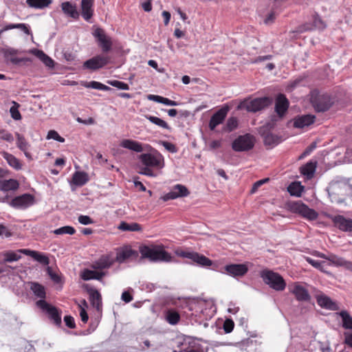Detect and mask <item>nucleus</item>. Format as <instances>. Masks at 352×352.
<instances>
[{"mask_svg": "<svg viewBox=\"0 0 352 352\" xmlns=\"http://www.w3.org/2000/svg\"><path fill=\"white\" fill-rule=\"evenodd\" d=\"M176 254L182 258H189L201 267H210L212 264V261L210 259L198 252L177 250Z\"/></svg>", "mask_w": 352, "mask_h": 352, "instance_id": "nucleus-7", "label": "nucleus"}, {"mask_svg": "<svg viewBox=\"0 0 352 352\" xmlns=\"http://www.w3.org/2000/svg\"><path fill=\"white\" fill-rule=\"evenodd\" d=\"M47 272L51 279L55 283H60L61 282V277L58 274L54 272L51 267H48L47 269Z\"/></svg>", "mask_w": 352, "mask_h": 352, "instance_id": "nucleus-59", "label": "nucleus"}, {"mask_svg": "<svg viewBox=\"0 0 352 352\" xmlns=\"http://www.w3.org/2000/svg\"><path fill=\"white\" fill-rule=\"evenodd\" d=\"M89 300L91 305L97 310L102 309V302L100 293L96 289H90L89 291Z\"/></svg>", "mask_w": 352, "mask_h": 352, "instance_id": "nucleus-29", "label": "nucleus"}, {"mask_svg": "<svg viewBox=\"0 0 352 352\" xmlns=\"http://www.w3.org/2000/svg\"><path fill=\"white\" fill-rule=\"evenodd\" d=\"M291 292L295 296L296 299L300 302H309L311 296L308 290L298 283H295Z\"/></svg>", "mask_w": 352, "mask_h": 352, "instance_id": "nucleus-17", "label": "nucleus"}, {"mask_svg": "<svg viewBox=\"0 0 352 352\" xmlns=\"http://www.w3.org/2000/svg\"><path fill=\"white\" fill-rule=\"evenodd\" d=\"M145 118L153 124H156L162 129H170V127L169 126L168 123L164 120H162L161 118L150 115L145 116Z\"/></svg>", "mask_w": 352, "mask_h": 352, "instance_id": "nucleus-46", "label": "nucleus"}, {"mask_svg": "<svg viewBox=\"0 0 352 352\" xmlns=\"http://www.w3.org/2000/svg\"><path fill=\"white\" fill-rule=\"evenodd\" d=\"M0 52L3 54V56L6 59H9L10 61L14 65H19L21 63L26 62L30 60L28 58H17L15 55L18 54V50L12 47L2 48Z\"/></svg>", "mask_w": 352, "mask_h": 352, "instance_id": "nucleus-21", "label": "nucleus"}, {"mask_svg": "<svg viewBox=\"0 0 352 352\" xmlns=\"http://www.w3.org/2000/svg\"><path fill=\"white\" fill-rule=\"evenodd\" d=\"M261 277L266 285L276 291L281 292L286 287V282L278 273L264 270L261 272Z\"/></svg>", "mask_w": 352, "mask_h": 352, "instance_id": "nucleus-5", "label": "nucleus"}, {"mask_svg": "<svg viewBox=\"0 0 352 352\" xmlns=\"http://www.w3.org/2000/svg\"><path fill=\"white\" fill-rule=\"evenodd\" d=\"M13 103L14 105L10 109L11 117L15 120H19L21 119V115L18 109L19 104L16 102H13Z\"/></svg>", "mask_w": 352, "mask_h": 352, "instance_id": "nucleus-52", "label": "nucleus"}, {"mask_svg": "<svg viewBox=\"0 0 352 352\" xmlns=\"http://www.w3.org/2000/svg\"><path fill=\"white\" fill-rule=\"evenodd\" d=\"M313 25L320 30H324L326 28V24L318 13L313 15Z\"/></svg>", "mask_w": 352, "mask_h": 352, "instance_id": "nucleus-53", "label": "nucleus"}, {"mask_svg": "<svg viewBox=\"0 0 352 352\" xmlns=\"http://www.w3.org/2000/svg\"><path fill=\"white\" fill-rule=\"evenodd\" d=\"M327 261H330L333 265L337 267H342L345 259L337 255L330 254L328 255Z\"/></svg>", "mask_w": 352, "mask_h": 352, "instance_id": "nucleus-49", "label": "nucleus"}, {"mask_svg": "<svg viewBox=\"0 0 352 352\" xmlns=\"http://www.w3.org/2000/svg\"><path fill=\"white\" fill-rule=\"evenodd\" d=\"M228 110L229 109L227 107H222L212 116L209 122V128L210 130H214V129L219 124L223 122L227 116Z\"/></svg>", "mask_w": 352, "mask_h": 352, "instance_id": "nucleus-16", "label": "nucleus"}, {"mask_svg": "<svg viewBox=\"0 0 352 352\" xmlns=\"http://www.w3.org/2000/svg\"><path fill=\"white\" fill-rule=\"evenodd\" d=\"M16 137L17 147L24 153V155L27 158L32 160V155L30 153L28 152V148L30 147L29 143L26 141L24 136L19 133H16Z\"/></svg>", "mask_w": 352, "mask_h": 352, "instance_id": "nucleus-32", "label": "nucleus"}, {"mask_svg": "<svg viewBox=\"0 0 352 352\" xmlns=\"http://www.w3.org/2000/svg\"><path fill=\"white\" fill-rule=\"evenodd\" d=\"M310 103L316 112L327 111L333 104L331 96L326 92L314 89L310 92Z\"/></svg>", "mask_w": 352, "mask_h": 352, "instance_id": "nucleus-3", "label": "nucleus"}, {"mask_svg": "<svg viewBox=\"0 0 352 352\" xmlns=\"http://www.w3.org/2000/svg\"><path fill=\"white\" fill-rule=\"evenodd\" d=\"M269 102V99L266 97L257 98L247 102L245 108L248 111L256 112L267 107Z\"/></svg>", "mask_w": 352, "mask_h": 352, "instance_id": "nucleus-19", "label": "nucleus"}, {"mask_svg": "<svg viewBox=\"0 0 352 352\" xmlns=\"http://www.w3.org/2000/svg\"><path fill=\"white\" fill-rule=\"evenodd\" d=\"M109 61V56L98 55L86 60L83 64V67L88 69L96 70L107 65Z\"/></svg>", "mask_w": 352, "mask_h": 352, "instance_id": "nucleus-13", "label": "nucleus"}, {"mask_svg": "<svg viewBox=\"0 0 352 352\" xmlns=\"http://www.w3.org/2000/svg\"><path fill=\"white\" fill-rule=\"evenodd\" d=\"M190 194L188 188L182 184L175 185L170 192L166 193L161 197L164 201H167L171 199H175L179 197H184L188 196Z\"/></svg>", "mask_w": 352, "mask_h": 352, "instance_id": "nucleus-12", "label": "nucleus"}, {"mask_svg": "<svg viewBox=\"0 0 352 352\" xmlns=\"http://www.w3.org/2000/svg\"><path fill=\"white\" fill-rule=\"evenodd\" d=\"M118 229L122 231L128 232H140L142 230L141 225L138 223H128L125 221H122L120 223Z\"/></svg>", "mask_w": 352, "mask_h": 352, "instance_id": "nucleus-41", "label": "nucleus"}, {"mask_svg": "<svg viewBox=\"0 0 352 352\" xmlns=\"http://www.w3.org/2000/svg\"><path fill=\"white\" fill-rule=\"evenodd\" d=\"M60 6L65 14L76 20L79 19L80 14L78 12L75 4H73L69 1H65L61 3Z\"/></svg>", "mask_w": 352, "mask_h": 352, "instance_id": "nucleus-27", "label": "nucleus"}, {"mask_svg": "<svg viewBox=\"0 0 352 352\" xmlns=\"http://www.w3.org/2000/svg\"><path fill=\"white\" fill-rule=\"evenodd\" d=\"M165 319L170 324L175 325L180 320V315L176 310L168 309L165 312Z\"/></svg>", "mask_w": 352, "mask_h": 352, "instance_id": "nucleus-36", "label": "nucleus"}, {"mask_svg": "<svg viewBox=\"0 0 352 352\" xmlns=\"http://www.w3.org/2000/svg\"><path fill=\"white\" fill-rule=\"evenodd\" d=\"M95 36L98 38L102 52H107L110 51L112 47V41L109 37L105 35L102 29L98 28L96 30Z\"/></svg>", "mask_w": 352, "mask_h": 352, "instance_id": "nucleus-23", "label": "nucleus"}, {"mask_svg": "<svg viewBox=\"0 0 352 352\" xmlns=\"http://www.w3.org/2000/svg\"><path fill=\"white\" fill-rule=\"evenodd\" d=\"M12 29H19L23 31L25 34L30 35L31 34V30L28 25L25 23H9L4 25L0 30V38L3 37V34L8 30Z\"/></svg>", "mask_w": 352, "mask_h": 352, "instance_id": "nucleus-30", "label": "nucleus"}, {"mask_svg": "<svg viewBox=\"0 0 352 352\" xmlns=\"http://www.w3.org/2000/svg\"><path fill=\"white\" fill-rule=\"evenodd\" d=\"M316 168V162H309L300 168V173L308 179L313 177Z\"/></svg>", "mask_w": 352, "mask_h": 352, "instance_id": "nucleus-39", "label": "nucleus"}, {"mask_svg": "<svg viewBox=\"0 0 352 352\" xmlns=\"http://www.w3.org/2000/svg\"><path fill=\"white\" fill-rule=\"evenodd\" d=\"M327 192L331 202L342 204L352 195V185L348 179L338 177L329 183Z\"/></svg>", "mask_w": 352, "mask_h": 352, "instance_id": "nucleus-1", "label": "nucleus"}, {"mask_svg": "<svg viewBox=\"0 0 352 352\" xmlns=\"http://www.w3.org/2000/svg\"><path fill=\"white\" fill-rule=\"evenodd\" d=\"M333 225L343 232H352V219L342 215H336L331 217Z\"/></svg>", "mask_w": 352, "mask_h": 352, "instance_id": "nucleus-15", "label": "nucleus"}, {"mask_svg": "<svg viewBox=\"0 0 352 352\" xmlns=\"http://www.w3.org/2000/svg\"><path fill=\"white\" fill-rule=\"evenodd\" d=\"M3 158L7 161L8 164L16 170H20L22 168V164L19 159L13 155L4 152L3 153Z\"/></svg>", "mask_w": 352, "mask_h": 352, "instance_id": "nucleus-38", "label": "nucleus"}, {"mask_svg": "<svg viewBox=\"0 0 352 352\" xmlns=\"http://www.w3.org/2000/svg\"><path fill=\"white\" fill-rule=\"evenodd\" d=\"M226 273L233 277L243 276L248 271V267L245 264H230L224 267Z\"/></svg>", "mask_w": 352, "mask_h": 352, "instance_id": "nucleus-18", "label": "nucleus"}, {"mask_svg": "<svg viewBox=\"0 0 352 352\" xmlns=\"http://www.w3.org/2000/svg\"><path fill=\"white\" fill-rule=\"evenodd\" d=\"M30 290L37 297L41 298L40 300H45L46 297L45 288L41 284L36 282H30Z\"/></svg>", "mask_w": 352, "mask_h": 352, "instance_id": "nucleus-34", "label": "nucleus"}, {"mask_svg": "<svg viewBox=\"0 0 352 352\" xmlns=\"http://www.w3.org/2000/svg\"><path fill=\"white\" fill-rule=\"evenodd\" d=\"M317 303L322 308L332 311H337L339 309L336 302H333L329 297L320 294L316 296Z\"/></svg>", "mask_w": 352, "mask_h": 352, "instance_id": "nucleus-26", "label": "nucleus"}, {"mask_svg": "<svg viewBox=\"0 0 352 352\" xmlns=\"http://www.w3.org/2000/svg\"><path fill=\"white\" fill-rule=\"evenodd\" d=\"M141 164L144 166L140 171V174L154 177L155 175L152 168L162 169L164 166L163 155L155 151L153 153H143L139 156Z\"/></svg>", "mask_w": 352, "mask_h": 352, "instance_id": "nucleus-2", "label": "nucleus"}, {"mask_svg": "<svg viewBox=\"0 0 352 352\" xmlns=\"http://www.w3.org/2000/svg\"><path fill=\"white\" fill-rule=\"evenodd\" d=\"M36 304L37 307L48 314L49 318L54 321L56 325L60 326L61 324L60 312L56 307L51 305L45 300H39Z\"/></svg>", "mask_w": 352, "mask_h": 352, "instance_id": "nucleus-10", "label": "nucleus"}, {"mask_svg": "<svg viewBox=\"0 0 352 352\" xmlns=\"http://www.w3.org/2000/svg\"><path fill=\"white\" fill-rule=\"evenodd\" d=\"M136 251L132 250L131 248H125L118 252L116 255V258L115 261H118L119 263H123L126 259L131 258V256L136 254Z\"/></svg>", "mask_w": 352, "mask_h": 352, "instance_id": "nucleus-37", "label": "nucleus"}, {"mask_svg": "<svg viewBox=\"0 0 352 352\" xmlns=\"http://www.w3.org/2000/svg\"><path fill=\"white\" fill-rule=\"evenodd\" d=\"M115 263V259L110 254H103L98 260L95 261L91 267L94 270H98L100 272L103 270L110 268Z\"/></svg>", "mask_w": 352, "mask_h": 352, "instance_id": "nucleus-14", "label": "nucleus"}, {"mask_svg": "<svg viewBox=\"0 0 352 352\" xmlns=\"http://www.w3.org/2000/svg\"><path fill=\"white\" fill-rule=\"evenodd\" d=\"M84 86L87 88H92L95 89H99L102 91H108L110 90L111 88L100 82L97 81H91L89 82H85Z\"/></svg>", "mask_w": 352, "mask_h": 352, "instance_id": "nucleus-47", "label": "nucleus"}, {"mask_svg": "<svg viewBox=\"0 0 352 352\" xmlns=\"http://www.w3.org/2000/svg\"><path fill=\"white\" fill-rule=\"evenodd\" d=\"M18 252H21V254L25 255L31 256L42 265H47L50 263L49 258L44 254L39 252L31 250L29 249H19L18 250Z\"/></svg>", "mask_w": 352, "mask_h": 352, "instance_id": "nucleus-24", "label": "nucleus"}, {"mask_svg": "<svg viewBox=\"0 0 352 352\" xmlns=\"http://www.w3.org/2000/svg\"><path fill=\"white\" fill-rule=\"evenodd\" d=\"M181 352H202L201 345L195 340L188 342V346L184 349Z\"/></svg>", "mask_w": 352, "mask_h": 352, "instance_id": "nucleus-48", "label": "nucleus"}, {"mask_svg": "<svg viewBox=\"0 0 352 352\" xmlns=\"http://www.w3.org/2000/svg\"><path fill=\"white\" fill-rule=\"evenodd\" d=\"M162 145L167 151H168L170 153H176L177 151L176 146L175 144H173V143L164 141V142H162Z\"/></svg>", "mask_w": 352, "mask_h": 352, "instance_id": "nucleus-63", "label": "nucleus"}, {"mask_svg": "<svg viewBox=\"0 0 352 352\" xmlns=\"http://www.w3.org/2000/svg\"><path fill=\"white\" fill-rule=\"evenodd\" d=\"M55 234H68L72 235L75 234L76 230L72 226H65L60 228L56 229L53 231Z\"/></svg>", "mask_w": 352, "mask_h": 352, "instance_id": "nucleus-50", "label": "nucleus"}, {"mask_svg": "<svg viewBox=\"0 0 352 352\" xmlns=\"http://www.w3.org/2000/svg\"><path fill=\"white\" fill-rule=\"evenodd\" d=\"M316 120L314 115L307 114L297 116L294 119V126L298 129H302L312 124Z\"/></svg>", "mask_w": 352, "mask_h": 352, "instance_id": "nucleus-25", "label": "nucleus"}, {"mask_svg": "<svg viewBox=\"0 0 352 352\" xmlns=\"http://www.w3.org/2000/svg\"><path fill=\"white\" fill-rule=\"evenodd\" d=\"M64 322L65 325L70 329L76 328V323L74 318L71 316H65L64 317Z\"/></svg>", "mask_w": 352, "mask_h": 352, "instance_id": "nucleus-60", "label": "nucleus"}, {"mask_svg": "<svg viewBox=\"0 0 352 352\" xmlns=\"http://www.w3.org/2000/svg\"><path fill=\"white\" fill-rule=\"evenodd\" d=\"M109 84L112 85L113 87H115L119 89L122 90H129V86L128 84L119 80H113L111 82H109Z\"/></svg>", "mask_w": 352, "mask_h": 352, "instance_id": "nucleus-56", "label": "nucleus"}, {"mask_svg": "<svg viewBox=\"0 0 352 352\" xmlns=\"http://www.w3.org/2000/svg\"><path fill=\"white\" fill-rule=\"evenodd\" d=\"M76 121L79 123H82L87 125L94 124L96 122L95 120L91 117L86 120H83L81 118L78 117L76 118Z\"/></svg>", "mask_w": 352, "mask_h": 352, "instance_id": "nucleus-64", "label": "nucleus"}, {"mask_svg": "<svg viewBox=\"0 0 352 352\" xmlns=\"http://www.w3.org/2000/svg\"><path fill=\"white\" fill-rule=\"evenodd\" d=\"M275 124L273 122H267L259 129V134L263 139L264 144L270 148L274 147L281 142V138L271 133L274 128Z\"/></svg>", "mask_w": 352, "mask_h": 352, "instance_id": "nucleus-6", "label": "nucleus"}, {"mask_svg": "<svg viewBox=\"0 0 352 352\" xmlns=\"http://www.w3.org/2000/svg\"><path fill=\"white\" fill-rule=\"evenodd\" d=\"M94 1V0H81L80 14L82 17L86 21H89L93 17Z\"/></svg>", "mask_w": 352, "mask_h": 352, "instance_id": "nucleus-20", "label": "nucleus"}, {"mask_svg": "<svg viewBox=\"0 0 352 352\" xmlns=\"http://www.w3.org/2000/svg\"><path fill=\"white\" fill-rule=\"evenodd\" d=\"M255 143V139L253 135L247 133L243 135H239L235 139L232 144V148L234 151L241 152L251 150Z\"/></svg>", "mask_w": 352, "mask_h": 352, "instance_id": "nucleus-8", "label": "nucleus"}, {"mask_svg": "<svg viewBox=\"0 0 352 352\" xmlns=\"http://www.w3.org/2000/svg\"><path fill=\"white\" fill-rule=\"evenodd\" d=\"M32 54L41 60L47 67H53L54 66V61L43 51L35 49L32 50Z\"/></svg>", "mask_w": 352, "mask_h": 352, "instance_id": "nucleus-35", "label": "nucleus"}, {"mask_svg": "<svg viewBox=\"0 0 352 352\" xmlns=\"http://www.w3.org/2000/svg\"><path fill=\"white\" fill-rule=\"evenodd\" d=\"M289 209L292 212L297 213L309 220H315L318 216L317 212L309 208L307 205L301 201L292 202L289 204Z\"/></svg>", "mask_w": 352, "mask_h": 352, "instance_id": "nucleus-9", "label": "nucleus"}, {"mask_svg": "<svg viewBox=\"0 0 352 352\" xmlns=\"http://www.w3.org/2000/svg\"><path fill=\"white\" fill-rule=\"evenodd\" d=\"M34 203V197L32 195L25 193L15 197L10 202V205L17 209H25Z\"/></svg>", "mask_w": 352, "mask_h": 352, "instance_id": "nucleus-11", "label": "nucleus"}, {"mask_svg": "<svg viewBox=\"0 0 352 352\" xmlns=\"http://www.w3.org/2000/svg\"><path fill=\"white\" fill-rule=\"evenodd\" d=\"M139 250L142 258H148L153 262H170L172 260L170 254L165 251L161 245L152 248L142 245L140 247Z\"/></svg>", "mask_w": 352, "mask_h": 352, "instance_id": "nucleus-4", "label": "nucleus"}, {"mask_svg": "<svg viewBox=\"0 0 352 352\" xmlns=\"http://www.w3.org/2000/svg\"><path fill=\"white\" fill-rule=\"evenodd\" d=\"M0 139L12 142L14 140L12 135L6 129H0Z\"/></svg>", "mask_w": 352, "mask_h": 352, "instance_id": "nucleus-55", "label": "nucleus"}, {"mask_svg": "<svg viewBox=\"0 0 352 352\" xmlns=\"http://www.w3.org/2000/svg\"><path fill=\"white\" fill-rule=\"evenodd\" d=\"M19 184L16 179H0V190L5 192L16 190L19 188Z\"/></svg>", "mask_w": 352, "mask_h": 352, "instance_id": "nucleus-33", "label": "nucleus"}, {"mask_svg": "<svg viewBox=\"0 0 352 352\" xmlns=\"http://www.w3.org/2000/svg\"><path fill=\"white\" fill-rule=\"evenodd\" d=\"M238 126V120L235 117L230 118L226 122L225 130L228 132H231L236 129Z\"/></svg>", "mask_w": 352, "mask_h": 352, "instance_id": "nucleus-51", "label": "nucleus"}, {"mask_svg": "<svg viewBox=\"0 0 352 352\" xmlns=\"http://www.w3.org/2000/svg\"><path fill=\"white\" fill-rule=\"evenodd\" d=\"M27 4L29 7L36 9H43L48 7L52 3V0H27Z\"/></svg>", "mask_w": 352, "mask_h": 352, "instance_id": "nucleus-43", "label": "nucleus"}, {"mask_svg": "<svg viewBox=\"0 0 352 352\" xmlns=\"http://www.w3.org/2000/svg\"><path fill=\"white\" fill-rule=\"evenodd\" d=\"M289 107V101L284 94L278 95L275 102V111L280 118L284 116Z\"/></svg>", "mask_w": 352, "mask_h": 352, "instance_id": "nucleus-22", "label": "nucleus"}, {"mask_svg": "<svg viewBox=\"0 0 352 352\" xmlns=\"http://www.w3.org/2000/svg\"><path fill=\"white\" fill-rule=\"evenodd\" d=\"M88 182L87 173L80 171H76L72 176V183L76 186H82Z\"/></svg>", "mask_w": 352, "mask_h": 352, "instance_id": "nucleus-40", "label": "nucleus"}, {"mask_svg": "<svg viewBox=\"0 0 352 352\" xmlns=\"http://www.w3.org/2000/svg\"><path fill=\"white\" fill-rule=\"evenodd\" d=\"M234 323L232 319H226L223 323V330L226 333H231L234 329Z\"/></svg>", "mask_w": 352, "mask_h": 352, "instance_id": "nucleus-58", "label": "nucleus"}, {"mask_svg": "<svg viewBox=\"0 0 352 352\" xmlns=\"http://www.w3.org/2000/svg\"><path fill=\"white\" fill-rule=\"evenodd\" d=\"M78 308H79V311H80V316L81 320L84 323H87L88 321V319H89V316H88L86 309H85V307H82V305H78Z\"/></svg>", "mask_w": 352, "mask_h": 352, "instance_id": "nucleus-61", "label": "nucleus"}, {"mask_svg": "<svg viewBox=\"0 0 352 352\" xmlns=\"http://www.w3.org/2000/svg\"><path fill=\"white\" fill-rule=\"evenodd\" d=\"M47 139L50 140V139H53V140H55L59 142H65V139L61 137L57 131H54V130H50L48 133H47Z\"/></svg>", "mask_w": 352, "mask_h": 352, "instance_id": "nucleus-54", "label": "nucleus"}, {"mask_svg": "<svg viewBox=\"0 0 352 352\" xmlns=\"http://www.w3.org/2000/svg\"><path fill=\"white\" fill-rule=\"evenodd\" d=\"M304 190V186L300 182H294L287 187V191L292 196L300 197Z\"/></svg>", "mask_w": 352, "mask_h": 352, "instance_id": "nucleus-42", "label": "nucleus"}, {"mask_svg": "<svg viewBox=\"0 0 352 352\" xmlns=\"http://www.w3.org/2000/svg\"><path fill=\"white\" fill-rule=\"evenodd\" d=\"M120 146L124 148H127L137 153H141L144 151L142 143L130 139L123 140L120 142Z\"/></svg>", "mask_w": 352, "mask_h": 352, "instance_id": "nucleus-31", "label": "nucleus"}, {"mask_svg": "<svg viewBox=\"0 0 352 352\" xmlns=\"http://www.w3.org/2000/svg\"><path fill=\"white\" fill-rule=\"evenodd\" d=\"M98 270H91L85 269L81 274V278L84 280H100L106 275V272L98 271Z\"/></svg>", "mask_w": 352, "mask_h": 352, "instance_id": "nucleus-28", "label": "nucleus"}, {"mask_svg": "<svg viewBox=\"0 0 352 352\" xmlns=\"http://www.w3.org/2000/svg\"><path fill=\"white\" fill-rule=\"evenodd\" d=\"M306 261L315 268L318 269L320 270H322V267L323 265L324 264V261L314 260L309 257L306 258Z\"/></svg>", "mask_w": 352, "mask_h": 352, "instance_id": "nucleus-57", "label": "nucleus"}, {"mask_svg": "<svg viewBox=\"0 0 352 352\" xmlns=\"http://www.w3.org/2000/svg\"><path fill=\"white\" fill-rule=\"evenodd\" d=\"M342 318V327L345 329L352 330V317L347 311L343 310L339 313Z\"/></svg>", "mask_w": 352, "mask_h": 352, "instance_id": "nucleus-44", "label": "nucleus"}, {"mask_svg": "<svg viewBox=\"0 0 352 352\" xmlns=\"http://www.w3.org/2000/svg\"><path fill=\"white\" fill-rule=\"evenodd\" d=\"M21 252H19L18 250L16 251H6L3 252V256H4V263L7 262H12L17 261L21 258L20 255Z\"/></svg>", "mask_w": 352, "mask_h": 352, "instance_id": "nucleus-45", "label": "nucleus"}, {"mask_svg": "<svg viewBox=\"0 0 352 352\" xmlns=\"http://www.w3.org/2000/svg\"><path fill=\"white\" fill-rule=\"evenodd\" d=\"M78 221L82 225H89L94 223L93 219L87 215H80L78 217Z\"/></svg>", "mask_w": 352, "mask_h": 352, "instance_id": "nucleus-62", "label": "nucleus"}]
</instances>
